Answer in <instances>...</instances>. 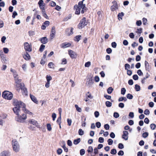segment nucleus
Listing matches in <instances>:
<instances>
[{
    "mask_svg": "<svg viewBox=\"0 0 156 156\" xmlns=\"http://www.w3.org/2000/svg\"><path fill=\"white\" fill-rule=\"evenodd\" d=\"M28 125L32 124L33 125L37 127L38 126V123L34 119H29L28 120Z\"/></svg>",
    "mask_w": 156,
    "mask_h": 156,
    "instance_id": "nucleus-12",
    "label": "nucleus"
},
{
    "mask_svg": "<svg viewBox=\"0 0 156 156\" xmlns=\"http://www.w3.org/2000/svg\"><path fill=\"white\" fill-rule=\"evenodd\" d=\"M30 97L32 100L36 104H37L38 103V101L37 100L36 98L34 96L30 94Z\"/></svg>",
    "mask_w": 156,
    "mask_h": 156,
    "instance_id": "nucleus-21",
    "label": "nucleus"
},
{
    "mask_svg": "<svg viewBox=\"0 0 156 156\" xmlns=\"http://www.w3.org/2000/svg\"><path fill=\"white\" fill-rule=\"evenodd\" d=\"M23 57L26 60H29L30 58V55L27 53H25L23 55Z\"/></svg>",
    "mask_w": 156,
    "mask_h": 156,
    "instance_id": "nucleus-22",
    "label": "nucleus"
},
{
    "mask_svg": "<svg viewBox=\"0 0 156 156\" xmlns=\"http://www.w3.org/2000/svg\"><path fill=\"white\" fill-rule=\"evenodd\" d=\"M41 41L42 43L45 44L48 42V40L47 38L46 37H44L41 39Z\"/></svg>",
    "mask_w": 156,
    "mask_h": 156,
    "instance_id": "nucleus-23",
    "label": "nucleus"
},
{
    "mask_svg": "<svg viewBox=\"0 0 156 156\" xmlns=\"http://www.w3.org/2000/svg\"><path fill=\"white\" fill-rule=\"evenodd\" d=\"M46 78L47 82H50V81L52 79L51 77L47 75L46 76Z\"/></svg>",
    "mask_w": 156,
    "mask_h": 156,
    "instance_id": "nucleus-40",
    "label": "nucleus"
},
{
    "mask_svg": "<svg viewBox=\"0 0 156 156\" xmlns=\"http://www.w3.org/2000/svg\"><path fill=\"white\" fill-rule=\"evenodd\" d=\"M42 12L44 16L46 19H48V17L45 13V9L42 10Z\"/></svg>",
    "mask_w": 156,
    "mask_h": 156,
    "instance_id": "nucleus-36",
    "label": "nucleus"
},
{
    "mask_svg": "<svg viewBox=\"0 0 156 156\" xmlns=\"http://www.w3.org/2000/svg\"><path fill=\"white\" fill-rule=\"evenodd\" d=\"M113 116L115 118H117L119 117V115L118 112H115L114 113Z\"/></svg>",
    "mask_w": 156,
    "mask_h": 156,
    "instance_id": "nucleus-50",
    "label": "nucleus"
},
{
    "mask_svg": "<svg viewBox=\"0 0 156 156\" xmlns=\"http://www.w3.org/2000/svg\"><path fill=\"white\" fill-rule=\"evenodd\" d=\"M105 105L107 107H110L112 106V103L109 101H106L105 102Z\"/></svg>",
    "mask_w": 156,
    "mask_h": 156,
    "instance_id": "nucleus-34",
    "label": "nucleus"
},
{
    "mask_svg": "<svg viewBox=\"0 0 156 156\" xmlns=\"http://www.w3.org/2000/svg\"><path fill=\"white\" fill-rule=\"evenodd\" d=\"M78 134L80 135H83L84 134V131L81 129H80L78 131Z\"/></svg>",
    "mask_w": 156,
    "mask_h": 156,
    "instance_id": "nucleus-39",
    "label": "nucleus"
},
{
    "mask_svg": "<svg viewBox=\"0 0 156 156\" xmlns=\"http://www.w3.org/2000/svg\"><path fill=\"white\" fill-rule=\"evenodd\" d=\"M126 90L124 88H122L121 89V94H122L124 95L126 92Z\"/></svg>",
    "mask_w": 156,
    "mask_h": 156,
    "instance_id": "nucleus-55",
    "label": "nucleus"
},
{
    "mask_svg": "<svg viewBox=\"0 0 156 156\" xmlns=\"http://www.w3.org/2000/svg\"><path fill=\"white\" fill-rule=\"evenodd\" d=\"M75 107L76 108V110L79 112H82V109L79 107L77 105H75Z\"/></svg>",
    "mask_w": 156,
    "mask_h": 156,
    "instance_id": "nucleus-28",
    "label": "nucleus"
},
{
    "mask_svg": "<svg viewBox=\"0 0 156 156\" xmlns=\"http://www.w3.org/2000/svg\"><path fill=\"white\" fill-rule=\"evenodd\" d=\"M45 45H43V44H41L40 46V48L39 50L41 52L42 51H43V50H44V49L45 48Z\"/></svg>",
    "mask_w": 156,
    "mask_h": 156,
    "instance_id": "nucleus-46",
    "label": "nucleus"
},
{
    "mask_svg": "<svg viewBox=\"0 0 156 156\" xmlns=\"http://www.w3.org/2000/svg\"><path fill=\"white\" fill-rule=\"evenodd\" d=\"M2 96L3 98L6 99L10 100L12 99L13 97V94L10 91H5L2 93Z\"/></svg>",
    "mask_w": 156,
    "mask_h": 156,
    "instance_id": "nucleus-4",
    "label": "nucleus"
},
{
    "mask_svg": "<svg viewBox=\"0 0 156 156\" xmlns=\"http://www.w3.org/2000/svg\"><path fill=\"white\" fill-rule=\"evenodd\" d=\"M81 37V36L80 35H79L76 36L74 38V40L75 41L77 42L79 41Z\"/></svg>",
    "mask_w": 156,
    "mask_h": 156,
    "instance_id": "nucleus-27",
    "label": "nucleus"
},
{
    "mask_svg": "<svg viewBox=\"0 0 156 156\" xmlns=\"http://www.w3.org/2000/svg\"><path fill=\"white\" fill-rule=\"evenodd\" d=\"M94 80L96 82H98L99 81L100 79L98 76H96L94 78Z\"/></svg>",
    "mask_w": 156,
    "mask_h": 156,
    "instance_id": "nucleus-63",
    "label": "nucleus"
},
{
    "mask_svg": "<svg viewBox=\"0 0 156 156\" xmlns=\"http://www.w3.org/2000/svg\"><path fill=\"white\" fill-rule=\"evenodd\" d=\"M6 38L5 36H3L1 38V41L2 43H5V41Z\"/></svg>",
    "mask_w": 156,
    "mask_h": 156,
    "instance_id": "nucleus-56",
    "label": "nucleus"
},
{
    "mask_svg": "<svg viewBox=\"0 0 156 156\" xmlns=\"http://www.w3.org/2000/svg\"><path fill=\"white\" fill-rule=\"evenodd\" d=\"M74 29L73 27L67 28L66 30V34L67 36H70L73 33Z\"/></svg>",
    "mask_w": 156,
    "mask_h": 156,
    "instance_id": "nucleus-8",
    "label": "nucleus"
},
{
    "mask_svg": "<svg viewBox=\"0 0 156 156\" xmlns=\"http://www.w3.org/2000/svg\"><path fill=\"white\" fill-rule=\"evenodd\" d=\"M124 14L123 12L119 13L118 15V18L119 20L122 19V17L124 15Z\"/></svg>",
    "mask_w": 156,
    "mask_h": 156,
    "instance_id": "nucleus-24",
    "label": "nucleus"
},
{
    "mask_svg": "<svg viewBox=\"0 0 156 156\" xmlns=\"http://www.w3.org/2000/svg\"><path fill=\"white\" fill-rule=\"evenodd\" d=\"M67 60L65 58H64L62 60V62L61 63V64H66L67 63Z\"/></svg>",
    "mask_w": 156,
    "mask_h": 156,
    "instance_id": "nucleus-49",
    "label": "nucleus"
},
{
    "mask_svg": "<svg viewBox=\"0 0 156 156\" xmlns=\"http://www.w3.org/2000/svg\"><path fill=\"white\" fill-rule=\"evenodd\" d=\"M81 10V13H83L87 10V8L85 5L83 4V1L80 2L78 3V5H76L74 7V9L75 11V13L77 15L79 14Z\"/></svg>",
    "mask_w": 156,
    "mask_h": 156,
    "instance_id": "nucleus-2",
    "label": "nucleus"
},
{
    "mask_svg": "<svg viewBox=\"0 0 156 156\" xmlns=\"http://www.w3.org/2000/svg\"><path fill=\"white\" fill-rule=\"evenodd\" d=\"M50 24V22L48 21H45L41 27V29L44 30L46 27H48Z\"/></svg>",
    "mask_w": 156,
    "mask_h": 156,
    "instance_id": "nucleus-16",
    "label": "nucleus"
},
{
    "mask_svg": "<svg viewBox=\"0 0 156 156\" xmlns=\"http://www.w3.org/2000/svg\"><path fill=\"white\" fill-rule=\"evenodd\" d=\"M52 118L53 120L55 121V118L56 117V115L55 113H52Z\"/></svg>",
    "mask_w": 156,
    "mask_h": 156,
    "instance_id": "nucleus-60",
    "label": "nucleus"
},
{
    "mask_svg": "<svg viewBox=\"0 0 156 156\" xmlns=\"http://www.w3.org/2000/svg\"><path fill=\"white\" fill-rule=\"evenodd\" d=\"M135 89L136 91H139L140 90V86L137 84H136L135 85Z\"/></svg>",
    "mask_w": 156,
    "mask_h": 156,
    "instance_id": "nucleus-35",
    "label": "nucleus"
},
{
    "mask_svg": "<svg viewBox=\"0 0 156 156\" xmlns=\"http://www.w3.org/2000/svg\"><path fill=\"white\" fill-rule=\"evenodd\" d=\"M118 148L120 149H122L124 148L123 145L122 143H119L118 145Z\"/></svg>",
    "mask_w": 156,
    "mask_h": 156,
    "instance_id": "nucleus-64",
    "label": "nucleus"
},
{
    "mask_svg": "<svg viewBox=\"0 0 156 156\" xmlns=\"http://www.w3.org/2000/svg\"><path fill=\"white\" fill-rule=\"evenodd\" d=\"M137 73L139 76H142L143 75V73L142 72L141 70L140 69H139L137 70Z\"/></svg>",
    "mask_w": 156,
    "mask_h": 156,
    "instance_id": "nucleus-61",
    "label": "nucleus"
},
{
    "mask_svg": "<svg viewBox=\"0 0 156 156\" xmlns=\"http://www.w3.org/2000/svg\"><path fill=\"white\" fill-rule=\"evenodd\" d=\"M13 105L14 107L13 108L12 110L17 115L20 114L21 107L23 109L26 107V105L24 103L16 99L13 100Z\"/></svg>",
    "mask_w": 156,
    "mask_h": 156,
    "instance_id": "nucleus-1",
    "label": "nucleus"
},
{
    "mask_svg": "<svg viewBox=\"0 0 156 156\" xmlns=\"http://www.w3.org/2000/svg\"><path fill=\"white\" fill-rule=\"evenodd\" d=\"M21 89L22 90V93L23 95H27L28 92L27 89L24 86Z\"/></svg>",
    "mask_w": 156,
    "mask_h": 156,
    "instance_id": "nucleus-20",
    "label": "nucleus"
},
{
    "mask_svg": "<svg viewBox=\"0 0 156 156\" xmlns=\"http://www.w3.org/2000/svg\"><path fill=\"white\" fill-rule=\"evenodd\" d=\"M85 153V151L84 149H82L80 151V154L81 155H83Z\"/></svg>",
    "mask_w": 156,
    "mask_h": 156,
    "instance_id": "nucleus-58",
    "label": "nucleus"
},
{
    "mask_svg": "<svg viewBox=\"0 0 156 156\" xmlns=\"http://www.w3.org/2000/svg\"><path fill=\"white\" fill-rule=\"evenodd\" d=\"M132 72L131 70L129 69L127 70V74L128 75L130 76L132 75Z\"/></svg>",
    "mask_w": 156,
    "mask_h": 156,
    "instance_id": "nucleus-57",
    "label": "nucleus"
},
{
    "mask_svg": "<svg viewBox=\"0 0 156 156\" xmlns=\"http://www.w3.org/2000/svg\"><path fill=\"white\" fill-rule=\"evenodd\" d=\"M21 79L15 81V86L16 87V89L18 91H19L20 89L24 86V83L21 82Z\"/></svg>",
    "mask_w": 156,
    "mask_h": 156,
    "instance_id": "nucleus-6",
    "label": "nucleus"
},
{
    "mask_svg": "<svg viewBox=\"0 0 156 156\" xmlns=\"http://www.w3.org/2000/svg\"><path fill=\"white\" fill-rule=\"evenodd\" d=\"M80 141V138H78L77 139L73 141V143L74 144L76 145L78 144Z\"/></svg>",
    "mask_w": 156,
    "mask_h": 156,
    "instance_id": "nucleus-31",
    "label": "nucleus"
},
{
    "mask_svg": "<svg viewBox=\"0 0 156 156\" xmlns=\"http://www.w3.org/2000/svg\"><path fill=\"white\" fill-rule=\"evenodd\" d=\"M126 97L127 98L129 99H132L133 98V96L130 94H128L126 95Z\"/></svg>",
    "mask_w": 156,
    "mask_h": 156,
    "instance_id": "nucleus-45",
    "label": "nucleus"
},
{
    "mask_svg": "<svg viewBox=\"0 0 156 156\" xmlns=\"http://www.w3.org/2000/svg\"><path fill=\"white\" fill-rule=\"evenodd\" d=\"M87 22L85 17H83L80 21L78 25V27L79 29H81L87 25Z\"/></svg>",
    "mask_w": 156,
    "mask_h": 156,
    "instance_id": "nucleus-7",
    "label": "nucleus"
},
{
    "mask_svg": "<svg viewBox=\"0 0 156 156\" xmlns=\"http://www.w3.org/2000/svg\"><path fill=\"white\" fill-rule=\"evenodd\" d=\"M54 64L53 62H50L48 64V66L50 68H54Z\"/></svg>",
    "mask_w": 156,
    "mask_h": 156,
    "instance_id": "nucleus-44",
    "label": "nucleus"
},
{
    "mask_svg": "<svg viewBox=\"0 0 156 156\" xmlns=\"http://www.w3.org/2000/svg\"><path fill=\"white\" fill-rule=\"evenodd\" d=\"M156 126V125L154 124H151L150 126L151 128L153 130H154L155 129Z\"/></svg>",
    "mask_w": 156,
    "mask_h": 156,
    "instance_id": "nucleus-47",
    "label": "nucleus"
},
{
    "mask_svg": "<svg viewBox=\"0 0 156 156\" xmlns=\"http://www.w3.org/2000/svg\"><path fill=\"white\" fill-rule=\"evenodd\" d=\"M62 150L61 148H59L58 149L57 151V152L58 155H60L62 154Z\"/></svg>",
    "mask_w": 156,
    "mask_h": 156,
    "instance_id": "nucleus-52",
    "label": "nucleus"
},
{
    "mask_svg": "<svg viewBox=\"0 0 156 156\" xmlns=\"http://www.w3.org/2000/svg\"><path fill=\"white\" fill-rule=\"evenodd\" d=\"M12 145L13 151L16 152H18L20 150V145L18 141L15 140H13Z\"/></svg>",
    "mask_w": 156,
    "mask_h": 156,
    "instance_id": "nucleus-5",
    "label": "nucleus"
},
{
    "mask_svg": "<svg viewBox=\"0 0 156 156\" xmlns=\"http://www.w3.org/2000/svg\"><path fill=\"white\" fill-rule=\"evenodd\" d=\"M71 44L69 43H64L62 44L61 47L62 48H66L71 46Z\"/></svg>",
    "mask_w": 156,
    "mask_h": 156,
    "instance_id": "nucleus-18",
    "label": "nucleus"
},
{
    "mask_svg": "<svg viewBox=\"0 0 156 156\" xmlns=\"http://www.w3.org/2000/svg\"><path fill=\"white\" fill-rule=\"evenodd\" d=\"M24 48L26 51L30 52L32 51L31 45L27 42H25L24 44Z\"/></svg>",
    "mask_w": 156,
    "mask_h": 156,
    "instance_id": "nucleus-9",
    "label": "nucleus"
},
{
    "mask_svg": "<svg viewBox=\"0 0 156 156\" xmlns=\"http://www.w3.org/2000/svg\"><path fill=\"white\" fill-rule=\"evenodd\" d=\"M136 24L137 26H140L142 24L141 20H139L136 21Z\"/></svg>",
    "mask_w": 156,
    "mask_h": 156,
    "instance_id": "nucleus-54",
    "label": "nucleus"
},
{
    "mask_svg": "<svg viewBox=\"0 0 156 156\" xmlns=\"http://www.w3.org/2000/svg\"><path fill=\"white\" fill-rule=\"evenodd\" d=\"M107 141H108V144L109 145H112L113 143V140L112 139H108Z\"/></svg>",
    "mask_w": 156,
    "mask_h": 156,
    "instance_id": "nucleus-48",
    "label": "nucleus"
},
{
    "mask_svg": "<svg viewBox=\"0 0 156 156\" xmlns=\"http://www.w3.org/2000/svg\"><path fill=\"white\" fill-rule=\"evenodd\" d=\"M123 134L122 135V138L126 140L128 139V132L127 131H123Z\"/></svg>",
    "mask_w": 156,
    "mask_h": 156,
    "instance_id": "nucleus-15",
    "label": "nucleus"
},
{
    "mask_svg": "<svg viewBox=\"0 0 156 156\" xmlns=\"http://www.w3.org/2000/svg\"><path fill=\"white\" fill-rule=\"evenodd\" d=\"M133 79L135 80H138L139 78V77H138V76L136 74L134 75L133 76Z\"/></svg>",
    "mask_w": 156,
    "mask_h": 156,
    "instance_id": "nucleus-62",
    "label": "nucleus"
},
{
    "mask_svg": "<svg viewBox=\"0 0 156 156\" xmlns=\"http://www.w3.org/2000/svg\"><path fill=\"white\" fill-rule=\"evenodd\" d=\"M56 34L55 29V27H53L51 31L50 38L51 40H52Z\"/></svg>",
    "mask_w": 156,
    "mask_h": 156,
    "instance_id": "nucleus-11",
    "label": "nucleus"
},
{
    "mask_svg": "<svg viewBox=\"0 0 156 156\" xmlns=\"http://www.w3.org/2000/svg\"><path fill=\"white\" fill-rule=\"evenodd\" d=\"M117 153L116 150L115 149H112L111 151V154H115Z\"/></svg>",
    "mask_w": 156,
    "mask_h": 156,
    "instance_id": "nucleus-43",
    "label": "nucleus"
},
{
    "mask_svg": "<svg viewBox=\"0 0 156 156\" xmlns=\"http://www.w3.org/2000/svg\"><path fill=\"white\" fill-rule=\"evenodd\" d=\"M142 21L143 24L146 25L147 22V19L146 18H143L142 19Z\"/></svg>",
    "mask_w": 156,
    "mask_h": 156,
    "instance_id": "nucleus-59",
    "label": "nucleus"
},
{
    "mask_svg": "<svg viewBox=\"0 0 156 156\" xmlns=\"http://www.w3.org/2000/svg\"><path fill=\"white\" fill-rule=\"evenodd\" d=\"M1 60L2 62L6 63L8 60V58L4 56L3 55H0Z\"/></svg>",
    "mask_w": 156,
    "mask_h": 156,
    "instance_id": "nucleus-19",
    "label": "nucleus"
},
{
    "mask_svg": "<svg viewBox=\"0 0 156 156\" xmlns=\"http://www.w3.org/2000/svg\"><path fill=\"white\" fill-rule=\"evenodd\" d=\"M123 100H124L125 101H126L127 100V99L126 97H121L118 100L119 101H122Z\"/></svg>",
    "mask_w": 156,
    "mask_h": 156,
    "instance_id": "nucleus-38",
    "label": "nucleus"
},
{
    "mask_svg": "<svg viewBox=\"0 0 156 156\" xmlns=\"http://www.w3.org/2000/svg\"><path fill=\"white\" fill-rule=\"evenodd\" d=\"M47 129L48 130L50 131L51 130V127L50 124H48L47 125Z\"/></svg>",
    "mask_w": 156,
    "mask_h": 156,
    "instance_id": "nucleus-42",
    "label": "nucleus"
},
{
    "mask_svg": "<svg viewBox=\"0 0 156 156\" xmlns=\"http://www.w3.org/2000/svg\"><path fill=\"white\" fill-rule=\"evenodd\" d=\"M130 68V65L127 63L125 65V69L126 70H129Z\"/></svg>",
    "mask_w": 156,
    "mask_h": 156,
    "instance_id": "nucleus-33",
    "label": "nucleus"
},
{
    "mask_svg": "<svg viewBox=\"0 0 156 156\" xmlns=\"http://www.w3.org/2000/svg\"><path fill=\"white\" fill-rule=\"evenodd\" d=\"M22 68L23 69L24 71H26L27 70V64L26 63H24L22 65Z\"/></svg>",
    "mask_w": 156,
    "mask_h": 156,
    "instance_id": "nucleus-29",
    "label": "nucleus"
},
{
    "mask_svg": "<svg viewBox=\"0 0 156 156\" xmlns=\"http://www.w3.org/2000/svg\"><path fill=\"white\" fill-rule=\"evenodd\" d=\"M64 145L62 146V148L64 149V151L66 152H67L68 151V148L66 147V144H65V142H63Z\"/></svg>",
    "mask_w": 156,
    "mask_h": 156,
    "instance_id": "nucleus-37",
    "label": "nucleus"
},
{
    "mask_svg": "<svg viewBox=\"0 0 156 156\" xmlns=\"http://www.w3.org/2000/svg\"><path fill=\"white\" fill-rule=\"evenodd\" d=\"M23 110L26 113L30 115H32V113L27 110L26 108V107H24V108L23 109Z\"/></svg>",
    "mask_w": 156,
    "mask_h": 156,
    "instance_id": "nucleus-25",
    "label": "nucleus"
},
{
    "mask_svg": "<svg viewBox=\"0 0 156 156\" xmlns=\"http://www.w3.org/2000/svg\"><path fill=\"white\" fill-rule=\"evenodd\" d=\"M91 65V62H90L88 61L86 62L84 65L85 67H89Z\"/></svg>",
    "mask_w": 156,
    "mask_h": 156,
    "instance_id": "nucleus-41",
    "label": "nucleus"
},
{
    "mask_svg": "<svg viewBox=\"0 0 156 156\" xmlns=\"http://www.w3.org/2000/svg\"><path fill=\"white\" fill-rule=\"evenodd\" d=\"M3 50L5 54L8 53L9 51V49L6 48H3Z\"/></svg>",
    "mask_w": 156,
    "mask_h": 156,
    "instance_id": "nucleus-51",
    "label": "nucleus"
},
{
    "mask_svg": "<svg viewBox=\"0 0 156 156\" xmlns=\"http://www.w3.org/2000/svg\"><path fill=\"white\" fill-rule=\"evenodd\" d=\"M68 54L72 59L76 58L77 57V54L76 52L72 50H69L68 51Z\"/></svg>",
    "mask_w": 156,
    "mask_h": 156,
    "instance_id": "nucleus-10",
    "label": "nucleus"
},
{
    "mask_svg": "<svg viewBox=\"0 0 156 156\" xmlns=\"http://www.w3.org/2000/svg\"><path fill=\"white\" fill-rule=\"evenodd\" d=\"M27 119V115L24 113L21 115H20L19 114L15 117V120L17 122L22 123L25 122V120H26Z\"/></svg>",
    "mask_w": 156,
    "mask_h": 156,
    "instance_id": "nucleus-3",
    "label": "nucleus"
},
{
    "mask_svg": "<svg viewBox=\"0 0 156 156\" xmlns=\"http://www.w3.org/2000/svg\"><path fill=\"white\" fill-rule=\"evenodd\" d=\"M38 4L40 8L42 10L45 9V4L43 0H40L38 2Z\"/></svg>",
    "mask_w": 156,
    "mask_h": 156,
    "instance_id": "nucleus-14",
    "label": "nucleus"
},
{
    "mask_svg": "<svg viewBox=\"0 0 156 156\" xmlns=\"http://www.w3.org/2000/svg\"><path fill=\"white\" fill-rule=\"evenodd\" d=\"M150 111L148 109L145 110L144 112V114L146 115H148L150 114Z\"/></svg>",
    "mask_w": 156,
    "mask_h": 156,
    "instance_id": "nucleus-53",
    "label": "nucleus"
},
{
    "mask_svg": "<svg viewBox=\"0 0 156 156\" xmlns=\"http://www.w3.org/2000/svg\"><path fill=\"white\" fill-rule=\"evenodd\" d=\"M113 90V88L112 87H110L107 89V91L108 94H110L112 93Z\"/></svg>",
    "mask_w": 156,
    "mask_h": 156,
    "instance_id": "nucleus-30",
    "label": "nucleus"
},
{
    "mask_svg": "<svg viewBox=\"0 0 156 156\" xmlns=\"http://www.w3.org/2000/svg\"><path fill=\"white\" fill-rule=\"evenodd\" d=\"M113 5L111 6V9L112 11H114L117 9H118V6L117 4V2L115 1L112 2Z\"/></svg>",
    "mask_w": 156,
    "mask_h": 156,
    "instance_id": "nucleus-13",
    "label": "nucleus"
},
{
    "mask_svg": "<svg viewBox=\"0 0 156 156\" xmlns=\"http://www.w3.org/2000/svg\"><path fill=\"white\" fill-rule=\"evenodd\" d=\"M13 75L14 78H15V81L16 80H19L18 79V75L16 71V72H15L13 74Z\"/></svg>",
    "mask_w": 156,
    "mask_h": 156,
    "instance_id": "nucleus-26",
    "label": "nucleus"
},
{
    "mask_svg": "<svg viewBox=\"0 0 156 156\" xmlns=\"http://www.w3.org/2000/svg\"><path fill=\"white\" fill-rule=\"evenodd\" d=\"M29 126L28 127V128L31 130L33 131L35 129V127H34L33 125H28Z\"/></svg>",
    "mask_w": 156,
    "mask_h": 156,
    "instance_id": "nucleus-32",
    "label": "nucleus"
},
{
    "mask_svg": "<svg viewBox=\"0 0 156 156\" xmlns=\"http://www.w3.org/2000/svg\"><path fill=\"white\" fill-rule=\"evenodd\" d=\"M10 152L8 151H4L0 153V156H9Z\"/></svg>",
    "mask_w": 156,
    "mask_h": 156,
    "instance_id": "nucleus-17",
    "label": "nucleus"
}]
</instances>
